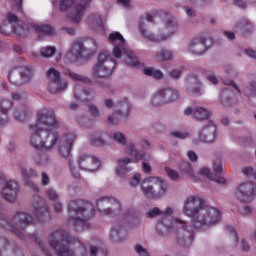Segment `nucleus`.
Masks as SVG:
<instances>
[{
	"mask_svg": "<svg viewBox=\"0 0 256 256\" xmlns=\"http://www.w3.org/2000/svg\"><path fill=\"white\" fill-rule=\"evenodd\" d=\"M179 169L183 175L191 179L192 181H199V175L195 174V170H193V165L188 161L181 162L179 165Z\"/></svg>",
	"mask_w": 256,
	"mask_h": 256,
	"instance_id": "31",
	"label": "nucleus"
},
{
	"mask_svg": "<svg viewBox=\"0 0 256 256\" xmlns=\"http://www.w3.org/2000/svg\"><path fill=\"white\" fill-rule=\"evenodd\" d=\"M134 251H136L137 255L139 256H150L149 252H147V249H145L142 245L136 244L134 246Z\"/></svg>",
	"mask_w": 256,
	"mask_h": 256,
	"instance_id": "52",
	"label": "nucleus"
},
{
	"mask_svg": "<svg viewBox=\"0 0 256 256\" xmlns=\"http://www.w3.org/2000/svg\"><path fill=\"white\" fill-rule=\"evenodd\" d=\"M182 74L183 70L181 68H175L169 72V75L172 77V79H179Z\"/></svg>",
	"mask_w": 256,
	"mask_h": 256,
	"instance_id": "57",
	"label": "nucleus"
},
{
	"mask_svg": "<svg viewBox=\"0 0 256 256\" xmlns=\"http://www.w3.org/2000/svg\"><path fill=\"white\" fill-rule=\"evenodd\" d=\"M253 171H254L253 168L249 166L244 167L242 169L243 175H246L247 177H253Z\"/></svg>",
	"mask_w": 256,
	"mask_h": 256,
	"instance_id": "64",
	"label": "nucleus"
},
{
	"mask_svg": "<svg viewBox=\"0 0 256 256\" xmlns=\"http://www.w3.org/2000/svg\"><path fill=\"white\" fill-rule=\"evenodd\" d=\"M68 167L72 177L79 179L82 171H89L93 173L101 167V160L91 154H81L78 160H69Z\"/></svg>",
	"mask_w": 256,
	"mask_h": 256,
	"instance_id": "10",
	"label": "nucleus"
},
{
	"mask_svg": "<svg viewBox=\"0 0 256 256\" xmlns=\"http://www.w3.org/2000/svg\"><path fill=\"white\" fill-rule=\"evenodd\" d=\"M213 167H214L215 173H223V171H225V165H223V162L221 161V159H216L213 162Z\"/></svg>",
	"mask_w": 256,
	"mask_h": 256,
	"instance_id": "49",
	"label": "nucleus"
},
{
	"mask_svg": "<svg viewBox=\"0 0 256 256\" xmlns=\"http://www.w3.org/2000/svg\"><path fill=\"white\" fill-rule=\"evenodd\" d=\"M217 137V124L213 120L208 121L201 129L198 130V139L203 143H213Z\"/></svg>",
	"mask_w": 256,
	"mask_h": 256,
	"instance_id": "23",
	"label": "nucleus"
},
{
	"mask_svg": "<svg viewBox=\"0 0 256 256\" xmlns=\"http://www.w3.org/2000/svg\"><path fill=\"white\" fill-rule=\"evenodd\" d=\"M166 32H163L159 35H155L148 31L147 26L144 23H139V31L143 37L152 41V43H163V41H169L173 35L179 32V25L177 20L171 17L168 18L165 22Z\"/></svg>",
	"mask_w": 256,
	"mask_h": 256,
	"instance_id": "13",
	"label": "nucleus"
},
{
	"mask_svg": "<svg viewBox=\"0 0 256 256\" xmlns=\"http://www.w3.org/2000/svg\"><path fill=\"white\" fill-rule=\"evenodd\" d=\"M142 72L147 77H152L153 79H157V80L164 79L165 77V74L163 73V71L153 67H144Z\"/></svg>",
	"mask_w": 256,
	"mask_h": 256,
	"instance_id": "37",
	"label": "nucleus"
},
{
	"mask_svg": "<svg viewBox=\"0 0 256 256\" xmlns=\"http://www.w3.org/2000/svg\"><path fill=\"white\" fill-rule=\"evenodd\" d=\"M168 184L160 177H148L141 182V191L145 197L157 199L167 193Z\"/></svg>",
	"mask_w": 256,
	"mask_h": 256,
	"instance_id": "16",
	"label": "nucleus"
},
{
	"mask_svg": "<svg viewBox=\"0 0 256 256\" xmlns=\"http://www.w3.org/2000/svg\"><path fill=\"white\" fill-rule=\"evenodd\" d=\"M20 173H21V177L23 179V182L25 183L26 187H29L30 189H32L33 191H39V187H37V185H35V183L33 181H31V179H33V177H37V172L35 169H29L27 170V168L25 167H20Z\"/></svg>",
	"mask_w": 256,
	"mask_h": 256,
	"instance_id": "28",
	"label": "nucleus"
},
{
	"mask_svg": "<svg viewBox=\"0 0 256 256\" xmlns=\"http://www.w3.org/2000/svg\"><path fill=\"white\" fill-rule=\"evenodd\" d=\"M66 59L70 63H75V61H87L91 59L89 53L87 52V47L83 44V40L77 39L72 42L70 50L66 54Z\"/></svg>",
	"mask_w": 256,
	"mask_h": 256,
	"instance_id": "18",
	"label": "nucleus"
},
{
	"mask_svg": "<svg viewBox=\"0 0 256 256\" xmlns=\"http://www.w3.org/2000/svg\"><path fill=\"white\" fill-rule=\"evenodd\" d=\"M76 121L82 127H89V125H87V124L90 123L91 120H89V118H87V116H78V117H76Z\"/></svg>",
	"mask_w": 256,
	"mask_h": 256,
	"instance_id": "58",
	"label": "nucleus"
},
{
	"mask_svg": "<svg viewBox=\"0 0 256 256\" xmlns=\"http://www.w3.org/2000/svg\"><path fill=\"white\" fill-rule=\"evenodd\" d=\"M6 19L8 24L0 26V33H2V35H9V27L11 28L12 33H17L18 35H26L27 31H34L35 33H38L39 39L44 38L45 35H53V33H55V29L49 25L30 23L28 27L25 28L15 14H7Z\"/></svg>",
	"mask_w": 256,
	"mask_h": 256,
	"instance_id": "7",
	"label": "nucleus"
},
{
	"mask_svg": "<svg viewBox=\"0 0 256 256\" xmlns=\"http://www.w3.org/2000/svg\"><path fill=\"white\" fill-rule=\"evenodd\" d=\"M184 115H186V117H193V119H195V107H187L184 109Z\"/></svg>",
	"mask_w": 256,
	"mask_h": 256,
	"instance_id": "62",
	"label": "nucleus"
},
{
	"mask_svg": "<svg viewBox=\"0 0 256 256\" xmlns=\"http://www.w3.org/2000/svg\"><path fill=\"white\" fill-rule=\"evenodd\" d=\"M156 230L160 235H169V233H177L178 240L182 245H191L193 241V229L186 221L175 218L172 220L163 219L156 225Z\"/></svg>",
	"mask_w": 256,
	"mask_h": 256,
	"instance_id": "6",
	"label": "nucleus"
},
{
	"mask_svg": "<svg viewBox=\"0 0 256 256\" xmlns=\"http://www.w3.org/2000/svg\"><path fill=\"white\" fill-rule=\"evenodd\" d=\"M187 157H188L189 161H191L192 163H196V161H198V159H199V156H197V153H195L192 150H189L187 152Z\"/></svg>",
	"mask_w": 256,
	"mask_h": 256,
	"instance_id": "60",
	"label": "nucleus"
},
{
	"mask_svg": "<svg viewBox=\"0 0 256 256\" xmlns=\"http://www.w3.org/2000/svg\"><path fill=\"white\" fill-rule=\"evenodd\" d=\"M234 3H236L237 7H240V9H245L247 5H256V0H234Z\"/></svg>",
	"mask_w": 256,
	"mask_h": 256,
	"instance_id": "46",
	"label": "nucleus"
},
{
	"mask_svg": "<svg viewBox=\"0 0 256 256\" xmlns=\"http://www.w3.org/2000/svg\"><path fill=\"white\" fill-rule=\"evenodd\" d=\"M227 231H229V233L231 234V237L233 239V246L237 247L239 243V236H237V232L235 231V228H233L232 226H228Z\"/></svg>",
	"mask_w": 256,
	"mask_h": 256,
	"instance_id": "50",
	"label": "nucleus"
},
{
	"mask_svg": "<svg viewBox=\"0 0 256 256\" xmlns=\"http://www.w3.org/2000/svg\"><path fill=\"white\" fill-rule=\"evenodd\" d=\"M88 111L91 115H93V117H99V115H100L99 108H97V106L94 104L88 105Z\"/></svg>",
	"mask_w": 256,
	"mask_h": 256,
	"instance_id": "59",
	"label": "nucleus"
},
{
	"mask_svg": "<svg viewBox=\"0 0 256 256\" xmlns=\"http://www.w3.org/2000/svg\"><path fill=\"white\" fill-rule=\"evenodd\" d=\"M46 75L48 77L49 83H53V81L61 79V74L55 68L48 69Z\"/></svg>",
	"mask_w": 256,
	"mask_h": 256,
	"instance_id": "42",
	"label": "nucleus"
},
{
	"mask_svg": "<svg viewBox=\"0 0 256 256\" xmlns=\"http://www.w3.org/2000/svg\"><path fill=\"white\" fill-rule=\"evenodd\" d=\"M211 45H213V39L205 35H200L190 40L188 51L193 53V55H205Z\"/></svg>",
	"mask_w": 256,
	"mask_h": 256,
	"instance_id": "20",
	"label": "nucleus"
},
{
	"mask_svg": "<svg viewBox=\"0 0 256 256\" xmlns=\"http://www.w3.org/2000/svg\"><path fill=\"white\" fill-rule=\"evenodd\" d=\"M76 139L77 136H75V133H66L59 141L58 153L63 159H68V163L69 161H73L71 158V150L73 149V145H75Z\"/></svg>",
	"mask_w": 256,
	"mask_h": 256,
	"instance_id": "21",
	"label": "nucleus"
},
{
	"mask_svg": "<svg viewBox=\"0 0 256 256\" xmlns=\"http://www.w3.org/2000/svg\"><path fill=\"white\" fill-rule=\"evenodd\" d=\"M113 69H115V62L109 59V51L103 50L98 55L97 63L92 67V76L94 79H103L96 80V83L102 89H109L111 87V83H109L106 79L113 75Z\"/></svg>",
	"mask_w": 256,
	"mask_h": 256,
	"instance_id": "9",
	"label": "nucleus"
},
{
	"mask_svg": "<svg viewBox=\"0 0 256 256\" xmlns=\"http://www.w3.org/2000/svg\"><path fill=\"white\" fill-rule=\"evenodd\" d=\"M139 183H141V174H134V175L129 179V185H130L131 187H137Z\"/></svg>",
	"mask_w": 256,
	"mask_h": 256,
	"instance_id": "53",
	"label": "nucleus"
},
{
	"mask_svg": "<svg viewBox=\"0 0 256 256\" xmlns=\"http://www.w3.org/2000/svg\"><path fill=\"white\" fill-rule=\"evenodd\" d=\"M0 195L9 201V203H15L17 201V195H19V183L15 180L4 181V185L0 188Z\"/></svg>",
	"mask_w": 256,
	"mask_h": 256,
	"instance_id": "22",
	"label": "nucleus"
},
{
	"mask_svg": "<svg viewBox=\"0 0 256 256\" xmlns=\"http://www.w3.org/2000/svg\"><path fill=\"white\" fill-rule=\"evenodd\" d=\"M57 127L55 112L51 108H43L37 112V121L31 126L33 133L29 143L38 151H51L59 141V133L53 129Z\"/></svg>",
	"mask_w": 256,
	"mask_h": 256,
	"instance_id": "1",
	"label": "nucleus"
},
{
	"mask_svg": "<svg viewBox=\"0 0 256 256\" xmlns=\"http://www.w3.org/2000/svg\"><path fill=\"white\" fill-rule=\"evenodd\" d=\"M41 183L42 185H49V183H51V178L45 172H42L41 174Z\"/></svg>",
	"mask_w": 256,
	"mask_h": 256,
	"instance_id": "63",
	"label": "nucleus"
},
{
	"mask_svg": "<svg viewBox=\"0 0 256 256\" xmlns=\"http://www.w3.org/2000/svg\"><path fill=\"white\" fill-rule=\"evenodd\" d=\"M86 25H88L89 29L95 31V33L103 34L107 31L105 21H103V17H101V14L99 13L89 14L86 19Z\"/></svg>",
	"mask_w": 256,
	"mask_h": 256,
	"instance_id": "25",
	"label": "nucleus"
},
{
	"mask_svg": "<svg viewBox=\"0 0 256 256\" xmlns=\"http://www.w3.org/2000/svg\"><path fill=\"white\" fill-rule=\"evenodd\" d=\"M90 143L95 147H102L105 144V139H103V134L93 133L90 136Z\"/></svg>",
	"mask_w": 256,
	"mask_h": 256,
	"instance_id": "39",
	"label": "nucleus"
},
{
	"mask_svg": "<svg viewBox=\"0 0 256 256\" xmlns=\"http://www.w3.org/2000/svg\"><path fill=\"white\" fill-rule=\"evenodd\" d=\"M26 117H27V112L23 110L20 112L19 110L15 111V119H17V121H23Z\"/></svg>",
	"mask_w": 256,
	"mask_h": 256,
	"instance_id": "61",
	"label": "nucleus"
},
{
	"mask_svg": "<svg viewBox=\"0 0 256 256\" xmlns=\"http://www.w3.org/2000/svg\"><path fill=\"white\" fill-rule=\"evenodd\" d=\"M134 217H135V210L133 209H129L123 214V219L125 223H129V221H131V219H134Z\"/></svg>",
	"mask_w": 256,
	"mask_h": 256,
	"instance_id": "54",
	"label": "nucleus"
},
{
	"mask_svg": "<svg viewBox=\"0 0 256 256\" xmlns=\"http://www.w3.org/2000/svg\"><path fill=\"white\" fill-rule=\"evenodd\" d=\"M236 197L240 203H251L256 197V183L244 181L236 188Z\"/></svg>",
	"mask_w": 256,
	"mask_h": 256,
	"instance_id": "19",
	"label": "nucleus"
},
{
	"mask_svg": "<svg viewBox=\"0 0 256 256\" xmlns=\"http://www.w3.org/2000/svg\"><path fill=\"white\" fill-rule=\"evenodd\" d=\"M32 215H29L27 212L18 211L16 212L9 221L8 228L23 239V229L27 225L32 223H37V221H49V206L43 198L36 196L34 197L32 203Z\"/></svg>",
	"mask_w": 256,
	"mask_h": 256,
	"instance_id": "3",
	"label": "nucleus"
},
{
	"mask_svg": "<svg viewBox=\"0 0 256 256\" xmlns=\"http://www.w3.org/2000/svg\"><path fill=\"white\" fill-rule=\"evenodd\" d=\"M185 91L189 95H201L203 92V84L201 80L195 75H192L186 79Z\"/></svg>",
	"mask_w": 256,
	"mask_h": 256,
	"instance_id": "27",
	"label": "nucleus"
},
{
	"mask_svg": "<svg viewBox=\"0 0 256 256\" xmlns=\"http://www.w3.org/2000/svg\"><path fill=\"white\" fill-rule=\"evenodd\" d=\"M27 93L25 91H18L12 94L13 101H23Z\"/></svg>",
	"mask_w": 256,
	"mask_h": 256,
	"instance_id": "55",
	"label": "nucleus"
},
{
	"mask_svg": "<svg viewBox=\"0 0 256 256\" xmlns=\"http://www.w3.org/2000/svg\"><path fill=\"white\" fill-rule=\"evenodd\" d=\"M170 135L176 139H189L191 137V133L185 130H174L170 132Z\"/></svg>",
	"mask_w": 256,
	"mask_h": 256,
	"instance_id": "43",
	"label": "nucleus"
},
{
	"mask_svg": "<svg viewBox=\"0 0 256 256\" xmlns=\"http://www.w3.org/2000/svg\"><path fill=\"white\" fill-rule=\"evenodd\" d=\"M39 53L41 57H44L45 59H49L50 57H53L55 55L56 50L53 46H45L40 48Z\"/></svg>",
	"mask_w": 256,
	"mask_h": 256,
	"instance_id": "41",
	"label": "nucleus"
},
{
	"mask_svg": "<svg viewBox=\"0 0 256 256\" xmlns=\"http://www.w3.org/2000/svg\"><path fill=\"white\" fill-rule=\"evenodd\" d=\"M9 107H11V102H1L0 103V125H7L9 122Z\"/></svg>",
	"mask_w": 256,
	"mask_h": 256,
	"instance_id": "35",
	"label": "nucleus"
},
{
	"mask_svg": "<svg viewBox=\"0 0 256 256\" xmlns=\"http://www.w3.org/2000/svg\"><path fill=\"white\" fill-rule=\"evenodd\" d=\"M47 196L51 201H59V194L53 188L47 190Z\"/></svg>",
	"mask_w": 256,
	"mask_h": 256,
	"instance_id": "56",
	"label": "nucleus"
},
{
	"mask_svg": "<svg viewBox=\"0 0 256 256\" xmlns=\"http://www.w3.org/2000/svg\"><path fill=\"white\" fill-rule=\"evenodd\" d=\"M104 105L107 109H116L115 113L108 117V123L112 125H117L119 121H124L129 117L131 113V103L127 98H123L121 101H113L110 98L104 99Z\"/></svg>",
	"mask_w": 256,
	"mask_h": 256,
	"instance_id": "15",
	"label": "nucleus"
},
{
	"mask_svg": "<svg viewBox=\"0 0 256 256\" xmlns=\"http://www.w3.org/2000/svg\"><path fill=\"white\" fill-rule=\"evenodd\" d=\"M162 97L164 99V104L173 103V101H177L179 99V91L173 88H164L161 89Z\"/></svg>",
	"mask_w": 256,
	"mask_h": 256,
	"instance_id": "33",
	"label": "nucleus"
},
{
	"mask_svg": "<svg viewBox=\"0 0 256 256\" xmlns=\"http://www.w3.org/2000/svg\"><path fill=\"white\" fill-rule=\"evenodd\" d=\"M161 213H163V210L155 207L147 211L146 216L150 219H153L155 217H161Z\"/></svg>",
	"mask_w": 256,
	"mask_h": 256,
	"instance_id": "48",
	"label": "nucleus"
},
{
	"mask_svg": "<svg viewBox=\"0 0 256 256\" xmlns=\"http://www.w3.org/2000/svg\"><path fill=\"white\" fill-rule=\"evenodd\" d=\"M202 73L208 79V81L212 83V85L219 84V79H217L215 72H213L211 70H202Z\"/></svg>",
	"mask_w": 256,
	"mask_h": 256,
	"instance_id": "44",
	"label": "nucleus"
},
{
	"mask_svg": "<svg viewBox=\"0 0 256 256\" xmlns=\"http://www.w3.org/2000/svg\"><path fill=\"white\" fill-rule=\"evenodd\" d=\"M175 59V55L173 51L162 48L158 52L153 55V61L155 63H161L162 61H173Z\"/></svg>",
	"mask_w": 256,
	"mask_h": 256,
	"instance_id": "30",
	"label": "nucleus"
},
{
	"mask_svg": "<svg viewBox=\"0 0 256 256\" xmlns=\"http://www.w3.org/2000/svg\"><path fill=\"white\" fill-rule=\"evenodd\" d=\"M91 0H59V11H69L67 14L68 21L74 24L80 23L89 7Z\"/></svg>",
	"mask_w": 256,
	"mask_h": 256,
	"instance_id": "11",
	"label": "nucleus"
},
{
	"mask_svg": "<svg viewBox=\"0 0 256 256\" xmlns=\"http://www.w3.org/2000/svg\"><path fill=\"white\" fill-rule=\"evenodd\" d=\"M237 213H239V215H242L243 217L251 215V213H253V207L244 206L243 208H237Z\"/></svg>",
	"mask_w": 256,
	"mask_h": 256,
	"instance_id": "51",
	"label": "nucleus"
},
{
	"mask_svg": "<svg viewBox=\"0 0 256 256\" xmlns=\"http://www.w3.org/2000/svg\"><path fill=\"white\" fill-rule=\"evenodd\" d=\"M65 75L77 83L74 87V97L77 99V101H89L95 98V91L92 89H86L83 87V85H81V83L91 85V79H89L87 76L77 74L70 69L65 71Z\"/></svg>",
	"mask_w": 256,
	"mask_h": 256,
	"instance_id": "14",
	"label": "nucleus"
},
{
	"mask_svg": "<svg viewBox=\"0 0 256 256\" xmlns=\"http://www.w3.org/2000/svg\"><path fill=\"white\" fill-rule=\"evenodd\" d=\"M109 43L113 45L112 55L115 59H122L128 67H138L139 59L128 47L125 38L119 32H112L108 37Z\"/></svg>",
	"mask_w": 256,
	"mask_h": 256,
	"instance_id": "8",
	"label": "nucleus"
},
{
	"mask_svg": "<svg viewBox=\"0 0 256 256\" xmlns=\"http://www.w3.org/2000/svg\"><path fill=\"white\" fill-rule=\"evenodd\" d=\"M8 79L11 85H15L16 87L25 85V83H29V79H31V69L23 68L21 71L14 69L9 72Z\"/></svg>",
	"mask_w": 256,
	"mask_h": 256,
	"instance_id": "24",
	"label": "nucleus"
},
{
	"mask_svg": "<svg viewBox=\"0 0 256 256\" xmlns=\"http://www.w3.org/2000/svg\"><path fill=\"white\" fill-rule=\"evenodd\" d=\"M67 80L63 78H58V80H54L53 82H49L48 87L49 91L52 93H61V91H65L68 87Z\"/></svg>",
	"mask_w": 256,
	"mask_h": 256,
	"instance_id": "32",
	"label": "nucleus"
},
{
	"mask_svg": "<svg viewBox=\"0 0 256 256\" xmlns=\"http://www.w3.org/2000/svg\"><path fill=\"white\" fill-rule=\"evenodd\" d=\"M196 175H198L199 180L201 177H206V179H209L210 181H213L215 179V176H213V172H211V169L207 167H202L199 169L198 172H195Z\"/></svg>",
	"mask_w": 256,
	"mask_h": 256,
	"instance_id": "40",
	"label": "nucleus"
},
{
	"mask_svg": "<svg viewBox=\"0 0 256 256\" xmlns=\"http://www.w3.org/2000/svg\"><path fill=\"white\" fill-rule=\"evenodd\" d=\"M251 29V21L247 20V18H242L234 24L235 33H237L238 35H242V37H247V35L251 33Z\"/></svg>",
	"mask_w": 256,
	"mask_h": 256,
	"instance_id": "29",
	"label": "nucleus"
},
{
	"mask_svg": "<svg viewBox=\"0 0 256 256\" xmlns=\"http://www.w3.org/2000/svg\"><path fill=\"white\" fill-rule=\"evenodd\" d=\"M150 103L153 105V107H161V105H165V100L163 99V94L161 90L158 92H155L151 97H150Z\"/></svg>",
	"mask_w": 256,
	"mask_h": 256,
	"instance_id": "38",
	"label": "nucleus"
},
{
	"mask_svg": "<svg viewBox=\"0 0 256 256\" xmlns=\"http://www.w3.org/2000/svg\"><path fill=\"white\" fill-rule=\"evenodd\" d=\"M182 215L191 218V224L198 231H205L221 221V211L219 209L207 206L205 200L197 195L187 196L184 200Z\"/></svg>",
	"mask_w": 256,
	"mask_h": 256,
	"instance_id": "2",
	"label": "nucleus"
},
{
	"mask_svg": "<svg viewBox=\"0 0 256 256\" xmlns=\"http://www.w3.org/2000/svg\"><path fill=\"white\" fill-rule=\"evenodd\" d=\"M71 243L73 240L65 230H56L49 237V245L58 256H75V252L71 249Z\"/></svg>",
	"mask_w": 256,
	"mask_h": 256,
	"instance_id": "12",
	"label": "nucleus"
},
{
	"mask_svg": "<svg viewBox=\"0 0 256 256\" xmlns=\"http://www.w3.org/2000/svg\"><path fill=\"white\" fill-rule=\"evenodd\" d=\"M96 207L102 215H117L121 211V202L113 196H102L97 199Z\"/></svg>",
	"mask_w": 256,
	"mask_h": 256,
	"instance_id": "17",
	"label": "nucleus"
},
{
	"mask_svg": "<svg viewBox=\"0 0 256 256\" xmlns=\"http://www.w3.org/2000/svg\"><path fill=\"white\" fill-rule=\"evenodd\" d=\"M34 161L36 165H39V167H45L49 163V161H51V159L49 158V156H41L39 158L34 157Z\"/></svg>",
	"mask_w": 256,
	"mask_h": 256,
	"instance_id": "47",
	"label": "nucleus"
},
{
	"mask_svg": "<svg viewBox=\"0 0 256 256\" xmlns=\"http://www.w3.org/2000/svg\"><path fill=\"white\" fill-rule=\"evenodd\" d=\"M165 171L166 175H168L171 181H179V179H181V175H179V172H177L176 170H173L170 167H166Z\"/></svg>",
	"mask_w": 256,
	"mask_h": 256,
	"instance_id": "45",
	"label": "nucleus"
},
{
	"mask_svg": "<svg viewBox=\"0 0 256 256\" xmlns=\"http://www.w3.org/2000/svg\"><path fill=\"white\" fill-rule=\"evenodd\" d=\"M194 115L196 121H207L211 117V112L205 107L196 106Z\"/></svg>",
	"mask_w": 256,
	"mask_h": 256,
	"instance_id": "36",
	"label": "nucleus"
},
{
	"mask_svg": "<svg viewBox=\"0 0 256 256\" xmlns=\"http://www.w3.org/2000/svg\"><path fill=\"white\" fill-rule=\"evenodd\" d=\"M69 223L74 225L76 231H85L91 224L89 219L95 215V206L91 202L72 200L68 206Z\"/></svg>",
	"mask_w": 256,
	"mask_h": 256,
	"instance_id": "5",
	"label": "nucleus"
},
{
	"mask_svg": "<svg viewBox=\"0 0 256 256\" xmlns=\"http://www.w3.org/2000/svg\"><path fill=\"white\" fill-rule=\"evenodd\" d=\"M109 238L113 243H123L127 239L125 223L115 222L111 227Z\"/></svg>",
	"mask_w": 256,
	"mask_h": 256,
	"instance_id": "26",
	"label": "nucleus"
},
{
	"mask_svg": "<svg viewBox=\"0 0 256 256\" xmlns=\"http://www.w3.org/2000/svg\"><path fill=\"white\" fill-rule=\"evenodd\" d=\"M111 139H113L114 141H116V143H119L120 145H125V152L128 155L134 157L135 159L134 160L133 158L129 157L118 159L117 165L115 167V174L117 175V177H127V175H129V173H131L132 171L131 167H128V165H131V163H135L137 161H151V154L143 151H138L135 148V143L127 142V138L122 132H113L111 135Z\"/></svg>",
	"mask_w": 256,
	"mask_h": 256,
	"instance_id": "4",
	"label": "nucleus"
},
{
	"mask_svg": "<svg viewBox=\"0 0 256 256\" xmlns=\"http://www.w3.org/2000/svg\"><path fill=\"white\" fill-rule=\"evenodd\" d=\"M84 47L87 49V53H89V57H93L95 51L99 48V42L92 37H86L82 40Z\"/></svg>",
	"mask_w": 256,
	"mask_h": 256,
	"instance_id": "34",
	"label": "nucleus"
}]
</instances>
